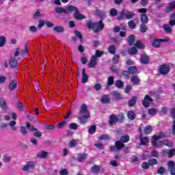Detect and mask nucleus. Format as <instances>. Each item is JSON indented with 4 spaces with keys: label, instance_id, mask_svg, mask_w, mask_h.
I'll use <instances>...</instances> for the list:
<instances>
[{
    "label": "nucleus",
    "instance_id": "f257e3e1",
    "mask_svg": "<svg viewBox=\"0 0 175 175\" xmlns=\"http://www.w3.org/2000/svg\"><path fill=\"white\" fill-rule=\"evenodd\" d=\"M55 12L58 14H62V13L68 14L69 12H75L74 17L76 20H83V18H85V17H84V15L80 14V11H79V9L72 5H68L66 8V9L61 7H57L55 9Z\"/></svg>",
    "mask_w": 175,
    "mask_h": 175
},
{
    "label": "nucleus",
    "instance_id": "f03ea898",
    "mask_svg": "<svg viewBox=\"0 0 175 175\" xmlns=\"http://www.w3.org/2000/svg\"><path fill=\"white\" fill-rule=\"evenodd\" d=\"M133 16H135L134 12L123 10L120 13V16H118V20H122V18H124V17H125V18H126V20H131V18H133Z\"/></svg>",
    "mask_w": 175,
    "mask_h": 175
},
{
    "label": "nucleus",
    "instance_id": "7ed1b4c3",
    "mask_svg": "<svg viewBox=\"0 0 175 175\" xmlns=\"http://www.w3.org/2000/svg\"><path fill=\"white\" fill-rule=\"evenodd\" d=\"M105 28V23H103V21L100 20L98 22L94 23V25L93 27V31L95 33H98L100 31H103Z\"/></svg>",
    "mask_w": 175,
    "mask_h": 175
},
{
    "label": "nucleus",
    "instance_id": "20e7f679",
    "mask_svg": "<svg viewBox=\"0 0 175 175\" xmlns=\"http://www.w3.org/2000/svg\"><path fill=\"white\" fill-rule=\"evenodd\" d=\"M90 172L92 173V174L98 175L99 173L101 174H103L105 173V168L102 166L99 165H93L90 168Z\"/></svg>",
    "mask_w": 175,
    "mask_h": 175
},
{
    "label": "nucleus",
    "instance_id": "39448f33",
    "mask_svg": "<svg viewBox=\"0 0 175 175\" xmlns=\"http://www.w3.org/2000/svg\"><path fill=\"white\" fill-rule=\"evenodd\" d=\"M36 167V165L33 161H29L26 163L25 165H23V172H29V170H35Z\"/></svg>",
    "mask_w": 175,
    "mask_h": 175
},
{
    "label": "nucleus",
    "instance_id": "423d86ee",
    "mask_svg": "<svg viewBox=\"0 0 175 175\" xmlns=\"http://www.w3.org/2000/svg\"><path fill=\"white\" fill-rule=\"evenodd\" d=\"M79 116H91L90 114V111L88 110V107H87L86 104L81 105Z\"/></svg>",
    "mask_w": 175,
    "mask_h": 175
},
{
    "label": "nucleus",
    "instance_id": "0eeeda50",
    "mask_svg": "<svg viewBox=\"0 0 175 175\" xmlns=\"http://www.w3.org/2000/svg\"><path fill=\"white\" fill-rule=\"evenodd\" d=\"M91 118V115H82L79 116L77 118L79 120L80 124H86L88 121V118Z\"/></svg>",
    "mask_w": 175,
    "mask_h": 175
},
{
    "label": "nucleus",
    "instance_id": "6e6552de",
    "mask_svg": "<svg viewBox=\"0 0 175 175\" xmlns=\"http://www.w3.org/2000/svg\"><path fill=\"white\" fill-rule=\"evenodd\" d=\"M152 100V98L150 97V96L146 95L144 99L142 100V106L144 107H150V103H151Z\"/></svg>",
    "mask_w": 175,
    "mask_h": 175
},
{
    "label": "nucleus",
    "instance_id": "1a4fd4ad",
    "mask_svg": "<svg viewBox=\"0 0 175 175\" xmlns=\"http://www.w3.org/2000/svg\"><path fill=\"white\" fill-rule=\"evenodd\" d=\"M168 170L171 175H175V163L173 161H168Z\"/></svg>",
    "mask_w": 175,
    "mask_h": 175
},
{
    "label": "nucleus",
    "instance_id": "9d476101",
    "mask_svg": "<svg viewBox=\"0 0 175 175\" xmlns=\"http://www.w3.org/2000/svg\"><path fill=\"white\" fill-rule=\"evenodd\" d=\"M140 61L141 64H143L144 65H147L150 63V57L146 54L143 53L140 56Z\"/></svg>",
    "mask_w": 175,
    "mask_h": 175
},
{
    "label": "nucleus",
    "instance_id": "9b49d317",
    "mask_svg": "<svg viewBox=\"0 0 175 175\" xmlns=\"http://www.w3.org/2000/svg\"><path fill=\"white\" fill-rule=\"evenodd\" d=\"M98 62V58H96V56L93 55L90 58V61L88 63L89 68H95Z\"/></svg>",
    "mask_w": 175,
    "mask_h": 175
},
{
    "label": "nucleus",
    "instance_id": "f8f14e48",
    "mask_svg": "<svg viewBox=\"0 0 175 175\" xmlns=\"http://www.w3.org/2000/svg\"><path fill=\"white\" fill-rule=\"evenodd\" d=\"M18 66V62L17 59H16V57H11L10 59V67L11 69H16Z\"/></svg>",
    "mask_w": 175,
    "mask_h": 175
},
{
    "label": "nucleus",
    "instance_id": "ddd939ff",
    "mask_svg": "<svg viewBox=\"0 0 175 175\" xmlns=\"http://www.w3.org/2000/svg\"><path fill=\"white\" fill-rule=\"evenodd\" d=\"M117 122H118V119H117V115L116 114L111 115L109 116V125L113 126V125H116Z\"/></svg>",
    "mask_w": 175,
    "mask_h": 175
},
{
    "label": "nucleus",
    "instance_id": "4468645a",
    "mask_svg": "<svg viewBox=\"0 0 175 175\" xmlns=\"http://www.w3.org/2000/svg\"><path fill=\"white\" fill-rule=\"evenodd\" d=\"M114 84V77H109L107 78V83L105 85V90L107 91L110 90V85H113Z\"/></svg>",
    "mask_w": 175,
    "mask_h": 175
},
{
    "label": "nucleus",
    "instance_id": "2eb2a0df",
    "mask_svg": "<svg viewBox=\"0 0 175 175\" xmlns=\"http://www.w3.org/2000/svg\"><path fill=\"white\" fill-rule=\"evenodd\" d=\"M175 8V1H172L169 3L168 6L165 8V13H170L174 10Z\"/></svg>",
    "mask_w": 175,
    "mask_h": 175
},
{
    "label": "nucleus",
    "instance_id": "dca6fc26",
    "mask_svg": "<svg viewBox=\"0 0 175 175\" xmlns=\"http://www.w3.org/2000/svg\"><path fill=\"white\" fill-rule=\"evenodd\" d=\"M159 70L161 75H167V73H169V66L166 64L162 65L160 67Z\"/></svg>",
    "mask_w": 175,
    "mask_h": 175
},
{
    "label": "nucleus",
    "instance_id": "f3484780",
    "mask_svg": "<svg viewBox=\"0 0 175 175\" xmlns=\"http://www.w3.org/2000/svg\"><path fill=\"white\" fill-rule=\"evenodd\" d=\"M90 77L85 73V68H82V81L83 84H85L88 81Z\"/></svg>",
    "mask_w": 175,
    "mask_h": 175
},
{
    "label": "nucleus",
    "instance_id": "a211bd4d",
    "mask_svg": "<svg viewBox=\"0 0 175 175\" xmlns=\"http://www.w3.org/2000/svg\"><path fill=\"white\" fill-rule=\"evenodd\" d=\"M49 155V152H46L44 150L40 151L36 154L37 158H42V159H46L47 156Z\"/></svg>",
    "mask_w": 175,
    "mask_h": 175
},
{
    "label": "nucleus",
    "instance_id": "6ab92c4d",
    "mask_svg": "<svg viewBox=\"0 0 175 175\" xmlns=\"http://www.w3.org/2000/svg\"><path fill=\"white\" fill-rule=\"evenodd\" d=\"M0 107L3 109V110H8V105H6V101L5 98L0 97Z\"/></svg>",
    "mask_w": 175,
    "mask_h": 175
},
{
    "label": "nucleus",
    "instance_id": "aec40b11",
    "mask_svg": "<svg viewBox=\"0 0 175 175\" xmlns=\"http://www.w3.org/2000/svg\"><path fill=\"white\" fill-rule=\"evenodd\" d=\"M162 137H163V134H161L159 136L158 135H153L152 139H154V141L152 142V146H158V144H157V141L159 140V139H162Z\"/></svg>",
    "mask_w": 175,
    "mask_h": 175
},
{
    "label": "nucleus",
    "instance_id": "412c9836",
    "mask_svg": "<svg viewBox=\"0 0 175 175\" xmlns=\"http://www.w3.org/2000/svg\"><path fill=\"white\" fill-rule=\"evenodd\" d=\"M135 36L133 35H130L127 38V43L129 46H133L135 44Z\"/></svg>",
    "mask_w": 175,
    "mask_h": 175
},
{
    "label": "nucleus",
    "instance_id": "4be33fe9",
    "mask_svg": "<svg viewBox=\"0 0 175 175\" xmlns=\"http://www.w3.org/2000/svg\"><path fill=\"white\" fill-rule=\"evenodd\" d=\"M100 100L101 103H104L105 105L110 103V97H109L108 95H103L102 96Z\"/></svg>",
    "mask_w": 175,
    "mask_h": 175
},
{
    "label": "nucleus",
    "instance_id": "5701e85b",
    "mask_svg": "<svg viewBox=\"0 0 175 175\" xmlns=\"http://www.w3.org/2000/svg\"><path fill=\"white\" fill-rule=\"evenodd\" d=\"M88 157V154L86 153L81 154L77 157L78 162H83V161H85Z\"/></svg>",
    "mask_w": 175,
    "mask_h": 175
},
{
    "label": "nucleus",
    "instance_id": "b1692460",
    "mask_svg": "<svg viewBox=\"0 0 175 175\" xmlns=\"http://www.w3.org/2000/svg\"><path fill=\"white\" fill-rule=\"evenodd\" d=\"M131 81H132V83H133L135 85H137V84L140 83V79H139V77H137V75H133L131 77Z\"/></svg>",
    "mask_w": 175,
    "mask_h": 175
},
{
    "label": "nucleus",
    "instance_id": "393cba45",
    "mask_svg": "<svg viewBox=\"0 0 175 175\" xmlns=\"http://www.w3.org/2000/svg\"><path fill=\"white\" fill-rule=\"evenodd\" d=\"M96 16L100 17V18H103V17H106V13L103 12L100 9L96 10Z\"/></svg>",
    "mask_w": 175,
    "mask_h": 175
},
{
    "label": "nucleus",
    "instance_id": "a878e982",
    "mask_svg": "<svg viewBox=\"0 0 175 175\" xmlns=\"http://www.w3.org/2000/svg\"><path fill=\"white\" fill-rule=\"evenodd\" d=\"M16 107L19 111H24V110H25V107H24L23 103L20 102L18 100L16 103Z\"/></svg>",
    "mask_w": 175,
    "mask_h": 175
},
{
    "label": "nucleus",
    "instance_id": "bb28decb",
    "mask_svg": "<svg viewBox=\"0 0 175 175\" xmlns=\"http://www.w3.org/2000/svg\"><path fill=\"white\" fill-rule=\"evenodd\" d=\"M127 117L129 120H133L136 118V113L133 111H130L127 113Z\"/></svg>",
    "mask_w": 175,
    "mask_h": 175
},
{
    "label": "nucleus",
    "instance_id": "cd10ccee",
    "mask_svg": "<svg viewBox=\"0 0 175 175\" xmlns=\"http://www.w3.org/2000/svg\"><path fill=\"white\" fill-rule=\"evenodd\" d=\"M16 87H17V81L13 80L9 85L10 91H13L16 89Z\"/></svg>",
    "mask_w": 175,
    "mask_h": 175
},
{
    "label": "nucleus",
    "instance_id": "c85d7f7f",
    "mask_svg": "<svg viewBox=\"0 0 175 175\" xmlns=\"http://www.w3.org/2000/svg\"><path fill=\"white\" fill-rule=\"evenodd\" d=\"M140 20L142 24H147V23H148V16L146 14H141Z\"/></svg>",
    "mask_w": 175,
    "mask_h": 175
},
{
    "label": "nucleus",
    "instance_id": "c756f323",
    "mask_svg": "<svg viewBox=\"0 0 175 175\" xmlns=\"http://www.w3.org/2000/svg\"><path fill=\"white\" fill-rule=\"evenodd\" d=\"M152 132V127L150 125L145 126L144 133L145 135H150Z\"/></svg>",
    "mask_w": 175,
    "mask_h": 175
},
{
    "label": "nucleus",
    "instance_id": "7c9ffc66",
    "mask_svg": "<svg viewBox=\"0 0 175 175\" xmlns=\"http://www.w3.org/2000/svg\"><path fill=\"white\" fill-rule=\"evenodd\" d=\"M53 31H55V32H58L61 33L62 32H64V31H65V28H64V27L62 26H55L53 27Z\"/></svg>",
    "mask_w": 175,
    "mask_h": 175
},
{
    "label": "nucleus",
    "instance_id": "2f4dec72",
    "mask_svg": "<svg viewBox=\"0 0 175 175\" xmlns=\"http://www.w3.org/2000/svg\"><path fill=\"white\" fill-rule=\"evenodd\" d=\"M137 100L136 96H133L130 100H129V106L132 107L136 105V101Z\"/></svg>",
    "mask_w": 175,
    "mask_h": 175
},
{
    "label": "nucleus",
    "instance_id": "473e14b6",
    "mask_svg": "<svg viewBox=\"0 0 175 175\" xmlns=\"http://www.w3.org/2000/svg\"><path fill=\"white\" fill-rule=\"evenodd\" d=\"M139 29L142 33H146L148 30V27L145 25V23H144L140 25Z\"/></svg>",
    "mask_w": 175,
    "mask_h": 175
},
{
    "label": "nucleus",
    "instance_id": "72a5a7b5",
    "mask_svg": "<svg viewBox=\"0 0 175 175\" xmlns=\"http://www.w3.org/2000/svg\"><path fill=\"white\" fill-rule=\"evenodd\" d=\"M115 146L117 150H121L122 148L125 147V144H122L120 141L116 142Z\"/></svg>",
    "mask_w": 175,
    "mask_h": 175
},
{
    "label": "nucleus",
    "instance_id": "f704fd0d",
    "mask_svg": "<svg viewBox=\"0 0 175 175\" xmlns=\"http://www.w3.org/2000/svg\"><path fill=\"white\" fill-rule=\"evenodd\" d=\"M157 113H158V109L155 108L149 109L148 110V114H149V116H157Z\"/></svg>",
    "mask_w": 175,
    "mask_h": 175
},
{
    "label": "nucleus",
    "instance_id": "c9c22d12",
    "mask_svg": "<svg viewBox=\"0 0 175 175\" xmlns=\"http://www.w3.org/2000/svg\"><path fill=\"white\" fill-rule=\"evenodd\" d=\"M163 28L165 31V32H166L167 33H172V27H170V26L167 24L166 25H163Z\"/></svg>",
    "mask_w": 175,
    "mask_h": 175
},
{
    "label": "nucleus",
    "instance_id": "e433bc0d",
    "mask_svg": "<svg viewBox=\"0 0 175 175\" xmlns=\"http://www.w3.org/2000/svg\"><path fill=\"white\" fill-rule=\"evenodd\" d=\"M26 126L30 132H33V131H38V129L35 128L33 126H31V123L29 122H26Z\"/></svg>",
    "mask_w": 175,
    "mask_h": 175
},
{
    "label": "nucleus",
    "instance_id": "4c0bfd02",
    "mask_svg": "<svg viewBox=\"0 0 175 175\" xmlns=\"http://www.w3.org/2000/svg\"><path fill=\"white\" fill-rule=\"evenodd\" d=\"M116 46H114L113 44H111L108 47V51L109 53H110V54H116Z\"/></svg>",
    "mask_w": 175,
    "mask_h": 175
},
{
    "label": "nucleus",
    "instance_id": "58836bf2",
    "mask_svg": "<svg viewBox=\"0 0 175 175\" xmlns=\"http://www.w3.org/2000/svg\"><path fill=\"white\" fill-rule=\"evenodd\" d=\"M42 17V14H40V10H37V11L33 14V18L34 20H39Z\"/></svg>",
    "mask_w": 175,
    "mask_h": 175
},
{
    "label": "nucleus",
    "instance_id": "ea45409f",
    "mask_svg": "<svg viewBox=\"0 0 175 175\" xmlns=\"http://www.w3.org/2000/svg\"><path fill=\"white\" fill-rule=\"evenodd\" d=\"M123 144L124 143H128L129 142V135H122L120 137V141Z\"/></svg>",
    "mask_w": 175,
    "mask_h": 175
},
{
    "label": "nucleus",
    "instance_id": "a19ab883",
    "mask_svg": "<svg viewBox=\"0 0 175 175\" xmlns=\"http://www.w3.org/2000/svg\"><path fill=\"white\" fill-rule=\"evenodd\" d=\"M6 43V37L3 36H0V47H3Z\"/></svg>",
    "mask_w": 175,
    "mask_h": 175
},
{
    "label": "nucleus",
    "instance_id": "79ce46f5",
    "mask_svg": "<svg viewBox=\"0 0 175 175\" xmlns=\"http://www.w3.org/2000/svg\"><path fill=\"white\" fill-rule=\"evenodd\" d=\"M129 72L130 75H136L137 73V70L136 66H131L129 68Z\"/></svg>",
    "mask_w": 175,
    "mask_h": 175
},
{
    "label": "nucleus",
    "instance_id": "37998d69",
    "mask_svg": "<svg viewBox=\"0 0 175 175\" xmlns=\"http://www.w3.org/2000/svg\"><path fill=\"white\" fill-rule=\"evenodd\" d=\"M94 132H96V126L92 125L88 130V133H90V135H94Z\"/></svg>",
    "mask_w": 175,
    "mask_h": 175
},
{
    "label": "nucleus",
    "instance_id": "c03bdc74",
    "mask_svg": "<svg viewBox=\"0 0 175 175\" xmlns=\"http://www.w3.org/2000/svg\"><path fill=\"white\" fill-rule=\"evenodd\" d=\"M135 47H137V49H143L145 47L144 44H143V43H142V42L140 40H137L135 42Z\"/></svg>",
    "mask_w": 175,
    "mask_h": 175
},
{
    "label": "nucleus",
    "instance_id": "a18cd8bd",
    "mask_svg": "<svg viewBox=\"0 0 175 175\" xmlns=\"http://www.w3.org/2000/svg\"><path fill=\"white\" fill-rule=\"evenodd\" d=\"M139 139L141 144H142L143 146H146V144L148 143V138L147 137H142Z\"/></svg>",
    "mask_w": 175,
    "mask_h": 175
},
{
    "label": "nucleus",
    "instance_id": "49530a36",
    "mask_svg": "<svg viewBox=\"0 0 175 175\" xmlns=\"http://www.w3.org/2000/svg\"><path fill=\"white\" fill-rule=\"evenodd\" d=\"M3 162L5 163H9V162H12V157L10 156L4 155L3 158Z\"/></svg>",
    "mask_w": 175,
    "mask_h": 175
},
{
    "label": "nucleus",
    "instance_id": "de8ad7c7",
    "mask_svg": "<svg viewBox=\"0 0 175 175\" xmlns=\"http://www.w3.org/2000/svg\"><path fill=\"white\" fill-rule=\"evenodd\" d=\"M128 25L130 29H135L136 28V23H135L134 21H130L128 22Z\"/></svg>",
    "mask_w": 175,
    "mask_h": 175
},
{
    "label": "nucleus",
    "instance_id": "09e8293b",
    "mask_svg": "<svg viewBox=\"0 0 175 175\" xmlns=\"http://www.w3.org/2000/svg\"><path fill=\"white\" fill-rule=\"evenodd\" d=\"M165 173H166V168H165L164 167H161L158 168L157 170L158 174L163 175L165 174Z\"/></svg>",
    "mask_w": 175,
    "mask_h": 175
},
{
    "label": "nucleus",
    "instance_id": "8fccbe9b",
    "mask_svg": "<svg viewBox=\"0 0 175 175\" xmlns=\"http://www.w3.org/2000/svg\"><path fill=\"white\" fill-rule=\"evenodd\" d=\"M150 166H154V165H158V160L156 159H150L148 160Z\"/></svg>",
    "mask_w": 175,
    "mask_h": 175
},
{
    "label": "nucleus",
    "instance_id": "3c124183",
    "mask_svg": "<svg viewBox=\"0 0 175 175\" xmlns=\"http://www.w3.org/2000/svg\"><path fill=\"white\" fill-rule=\"evenodd\" d=\"M110 15L112 16V17H116L117 16L118 12L117 11V9L116 8H111L109 11Z\"/></svg>",
    "mask_w": 175,
    "mask_h": 175
},
{
    "label": "nucleus",
    "instance_id": "603ef678",
    "mask_svg": "<svg viewBox=\"0 0 175 175\" xmlns=\"http://www.w3.org/2000/svg\"><path fill=\"white\" fill-rule=\"evenodd\" d=\"M98 140H110V137L109 135H102L98 137Z\"/></svg>",
    "mask_w": 175,
    "mask_h": 175
},
{
    "label": "nucleus",
    "instance_id": "864d4df0",
    "mask_svg": "<svg viewBox=\"0 0 175 175\" xmlns=\"http://www.w3.org/2000/svg\"><path fill=\"white\" fill-rule=\"evenodd\" d=\"M129 54L133 55L135 54H137V49L136 47H132L129 51Z\"/></svg>",
    "mask_w": 175,
    "mask_h": 175
},
{
    "label": "nucleus",
    "instance_id": "5fc2aeb1",
    "mask_svg": "<svg viewBox=\"0 0 175 175\" xmlns=\"http://www.w3.org/2000/svg\"><path fill=\"white\" fill-rule=\"evenodd\" d=\"M125 117L124 116V113H120L117 116L118 122H123Z\"/></svg>",
    "mask_w": 175,
    "mask_h": 175
},
{
    "label": "nucleus",
    "instance_id": "6e6d98bb",
    "mask_svg": "<svg viewBox=\"0 0 175 175\" xmlns=\"http://www.w3.org/2000/svg\"><path fill=\"white\" fill-rule=\"evenodd\" d=\"M69 128H70V129L76 131L79 128V125L76 123H71L69 124Z\"/></svg>",
    "mask_w": 175,
    "mask_h": 175
},
{
    "label": "nucleus",
    "instance_id": "4d7b16f0",
    "mask_svg": "<svg viewBox=\"0 0 175 175\" xmlns=\"http://www.w3.org/2000/svg\"><path fill=\"white\" fill-rule=\"evenodd\" d=\"M33 136H35V137H38V139H40V137H42V132L39 131L37 129V131H35L34 133H33Z\"/></svg>",
    "mask_w": 175,
    "mask_h": 175
},
{
    "label": "nucleus",
    "instance_id": "13d9d810",
    "mask_svg": "<svg viewBox=\"0 0 175 175\" xmlns=\"http://www.w3.org/2000/svg\"><path fill=\"white\" fill-rule=\"evenodd\" d=\"M115 85L118 88H122V87H124V82H122V81H117L115 83Z\"/></svg>",
    "mask_w": 175,
    "mask_h": 175
},
{
    "label": "nucleus",
    "instance_id": "bf43d9fd",
    "mask_svg": "<svg viewBox=\"0 0 175 175\" xmlns=\"http://www.w3.org/2000/svg\"><path fill=\"white\" fill-rule=\"evenodd\" d=\"M175 154V149H170L168 150V158H173Z\"/></svg>",
    "mask_w": 175,
    "mask_h": 175
},
{
    "label": "nucleus",
    "instance_id": "052dcab7",
    "mask_svg": "<svg viewBox=\"0 0 175 175\" xmlns=\"http://www.w3.org/2000/svg\"><path fill=\"white\" fill-rule=\"evenodd\" d=\"M65 125H66V121H62L57 124V128H58L59 129H62V128H64Z\"/></svg>",
    "mask_w": 175,
    "mask_h": 175
},
{
    "label": "nucleus",
    "instance_id": "680f3d73",
    "mask_svg": "<svg viewBox=\"0 0 175 175\" xmlns=\"http://www.w3.org/2000/svg\"><path fill=\"white\" fill-rule=\"evenodd\" d=\"M94 25H95V23H92V21H88L87 27L88 29H91L92 28V29L94 30Z\"/></svg>",
    "mask_w": 175,
    "mask_h": 175
},
{
    "label": "nucleus",
    "instance_id": "e2e57ef3",
    "mask_svg": "<svg viewBox=\"0 0 175 175\" xmlns=\"http://www.w3.org/2000/svg\"><path fill=\"white\" fill-rule=\"evenodd\" d=\"M152 45L154 47H159V46H161V41L159 40V39L155 40L153 42Z\"/></svg>",
    "mask_w": 175,
    "mask_h": 175
},
{
    "label": "nucleus",
    "instance_id": "0e129e2a",
    "mask_svg": "<svg viewBox=\"0 0 175 175\" xmlns=\"http://www.w3.org/2000/svg\"><path fill=\"white\" fill-rule=\"evenodd\" d=\"M68 145L70 147H76V146H77V141L76 139H72L69 142Z\"/></svg>",
    "mask_w": 175,
    "mask_h": 175
},
{
    "label": "nucleus",
    "instance_id": "69168bd1",
    "mask_svg": "<svg viewBox=\"0 0 175 175\" xmlns=\"http://www.w3.org/2000/svg\"><path fill=\"white\" fill-rule=\"evenodd\" d=\"M142 167L143 169H146V170L150 169V163H147V162H144V163H142Z\"/></svg>",
    "mask_w": 175,
    "mask_h": 175
},
{
    "label": "nucleus",
    "instance_id": "338daca9",
    "mask_svg": "<svg viewBox=\"0 0 175 175\" xmlns=\"http://www.w3.org/2000/svg\"><path fill=\"white\" fill-rule=\"evenodd\" d=\"M170 111L171 113V117L173 120L175 119V107H172L170 109Z\"/></svg>",
    "mask_w": 175,
    "mask_h": 175
},
{
    "label": "nucleus",
    "instance_id": "774afa93",
    "mask_svg": "<svg viewBox=\"0 0 175 175\" xmlns=\"http://www.w3.org/2000/svg\"><path fill=\"white\" fill-rule=\"evenodd\" d=\"M59 174L60 175H68V174H69V173L68 172V170L63 169L59 171Z\"/></svg>",
    "mask_w": 175,
    "mask_h": 175
}]
</instances>
